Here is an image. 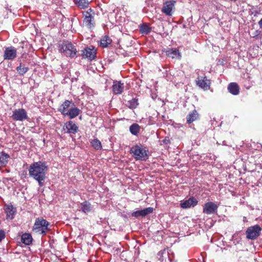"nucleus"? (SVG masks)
I'll list each match as a JSON object with an SVG mask.
<instances>
[{"instance_id": "obj_1", "label": "nucleus", "mask_w": 262, "mask_h": 262, "mask_svg": "<svg viewBox=\"0 0 262 262\" xmlns=\"http://www.w3.org/2000/svg\"><path fill=\"white\" fill-rule=\"evenodd\" d=\"M29 170V176L38 182L40 187L44 185L48 166L45 162L39 161L30 165Z\"/></svg>"}, {"instance_id": "obj_2", "label": "nucleus", "mask_w": 262, "mask_h": 262, "mask_svg": "<svg viewBox=\"0 0 262 262\" xmlns=\"http://www.w3.org/2000/svg\"><path fill=\"white\" fill-rule=\"evenodd\" d=\"M148 150L141 144L132 146L130 153L136 160L146 161L148 158Z\"/></svg>"}, {"instance_id": "obj_3", "label": "nucleus", "mask_w": 262, "mask_h": 262, "mask_svg": "<svg viewBox=\"0 0 262 262\" xmlns=\"http://www.w3.org/2000/svg\"><path fill=\"white\" fill-rule=\"evenodd\" d=\"M50 223L42 217H38L35 220L33 227V231L42 235H46L49 230L48 226Z\"/></svg>"}, {"instance_id": "obj_4", "label": "nucleus", "mask_w": 262, "mask_h": 262, "mask_svg": "<svg viewBox=\"0 0 262 262\" xmlns=\"http://www.w3.org/2000/svg\"><path fill=\"white\" fill-rule=\"evenodd\" d=\"M59 51L66 56L71 58L74 57L77 53L75 47L68 41H63L61 45Z\"/></svg>"}, {"instance_id": "obj_5", "label": "nucleus", "mask_w": 262, "mask_h": 262, "mask_svg": "<svg viewBox=\"0 0 262 262\" xmlns=\"http://www.w3.org/2000/svg\"><path fill=\"white\" fill-rule=\"evenodd\" d=\"M83 23L89 28H92L95 26L94 16L95 12L91 8L88 9L86 11H82Z\"/></svg>"}, {"instance_id": "obj_6", "label": "nucleus", "mask_w": 262, "mask_h": 262, "mask_svg": "<svg viewBox=\"0 0 262 262\" xmlns=\"http://www.w3.org/2000/svg\"><path fill=\"white\" fill-rule=\"evenodd\" d=\"M262 228L258 225L249 227L246 231V237L249 239L254 240L260 234Z\"/></svg>"}, {"instance_id": "obj_7", "label": "nucleus", "mask_w": 262, "mask_h": 262, "mask_svg": "<svg viewBox=\"0 0 262 262\" xmlns=\"http://www.w3.org/2000/svg\"><path fill=\"white\" fill-rule=\"evenodd\" d=\"M13 120L23 121L28 118L27 113L24 108L16 109L11 116Z\"/></svg>"}, {"instance_id": "obj_8", "label": "nucleus", "mask_w": 262, "mask_h": 262, "mask_svg": "<svg viewBox=\"0 0 262 262\" xmlns=\"http://www.w3.org/2000/svg\"><path fill=\"white\" fill-rule=\"evenodd\" d=\"M17 56L16 49L13 46L6 48L3 55L4 60H13Z\"/></svg>"}, {"instance_id": "obj_9", "label": "nucleus", "mask_w": 262, "mask_h": 262, "mask_svg": "<svg viewBox=\"0 0 262 262\" xmlns=\"http://www.w3.org/2000/svg\"><path fill=\"white\" fill-rule=\"evenodd\" d=\"M218 206L212 202L206 203L203 206V212L206 214H211L216 213Z\"/></svg>"}, {"instance_id": "obj_10", "label": "nucleus", "mask_w": 262, "mask_h": 262, "mask_svg": "<svg viewBox=\"0 0 262 262\" xmlns=\"http://www.w3.org/2000/svg\"><path fill=\"white\" fill-rule=\"evenodd\" d=\"M210 81L206 76H199L196 80V84L204 90H208L210 88Z\"/></svg>"}, {"instance_id": "obj_11", "label": "nucleus", "mask_w": 262, "mask_h": 262, "mask_svg": "<svg viewBox=\"0 0 262 262\" xmlns=\"http://www.w3.org/2000/svg\"><path fill=\"white\" fill-rule=\"evenodd\" d=\"M96 55V50L94 47L85 48L82 51L81 56L84 58H88L90 60H92L95 58Z\"/></svg>"}, {"instance_id": "obj_12", "label": "nucleus", "mask_w": 262, "mask_h": 262, "mask_svg": "<svg viewBox=\"0 0 262 262\" xmlns=\"http://www.w3.org/2000/svg\"><path fill=\"white\" fill-rule=\"evenodd\" d=\"M174 1H166L164 3L162 8V12L168 16H171L172 10L174 8Z\"/></svg>"}, {"instance_id": "obj_13", "label": "nucleus", "mask_w": 262, "mask_h": 262, "mask_svg": "<svg viewBox=\"0 0 262 262\" xmlns=\"http://www.w3.org/2000/svg\"><path fill=\"white\" fill-rule=\"evenodd\" d=\"M124 89V83L121 81H114L112 85V91L115 95H120L123 93Z\"/></svg>"}, {"instance_id": "obj_14", "label": "nucleus", "mask_w": 262, "mask_h": 262, "mask_svg": "<svg viewBox=\"0 0 262 262\" xmlns=\"http://www.w3.org/2000/svg\"><path fill=\"white\" fill-rule=\"evenodd\" d=\"M153 212V208L152 207H148L145 209H143L141 210H138L133 212L132 213V216L135 217L136 218L139 217V216L144 217L146 215L152 213Z\"/></svg>"}, {"instance_id": "obj_15", "label": "nucleus", "mask_w": 262, "mask_h": 262, "mask_svg": "<svg viewBox=\"0 0 262 262\" xmlns=\"http://www.w3.org/2000/svg\"><path fill=\"white\" fill-rule=\"evenodd\" d=\"M5 213H6V219L12 220L16 212V209L11 204L5 205L4 207Z\"/></svg>"}, {"instance_id": "obj_16", "label": "nucleus", "mask_w": 262, "mask_h": 262, "mask_svg": "<svg viewBox=\"0 0 262 262\" xmlns=\"http://www.w3.org/2000/svg\"><path fill=\"white\" fill-rule=\"evenodd\" d=\"M71 105L74 106V103L72 101L66 100L64 102L59 106L58 111L60 112L63 116H66V113H67L68 109Z\"/></svg>"}, {"instance_id": "obj_17", "label": "nucleus", "mask_w": 262, "mask_h": 262, "mask_svg": "<svg viewBox=\"0 0 262 262\" xmlns=\"http://www.w3.org/2000/svg\"><path fill=\"white\" fill-rule=\"evenodd\" d=\"M200 115L196 110L190 112L186 116L187 123L189 124L199 119Z\"/></svg>"}, {"instance_id": "obj_18", "label": "nucleus", "mask_w": 262, "mask_h": 262, "mask_svg": "<svg viewBox=\"0 0 262 262\" xmlns=\"http://www.w3.org/2000/svg\"><path fill=\"white\" fill-rule=\"evenodd\" d=\"M198 204V201L193 197L190 198L180 204L181 207L183 208H190Z\"/></svg>"}, {"instance_id": "obj_19", "label": "nucleus", "mask_w": 262, "mask_h": 262, "mask_svg": "<svg viewBox=\"0 0 262 262\" xmlns=\"http://www.w3.org/2000/svg\"><path fill=\"white\" fill-rule=\"evenodd\" d=\"M66 127L67 129V133L76 134L78 130V127L77 125L72 121H69L67 122L66 124Z\"/></svg>"}, {"instance_id": "obj_20", "label": "nucleus", "mask_w": 262, "mask_h": 262, "mask_svg": "<svg viewBox=\"0 0 262 262\" xmlns=\"http://www.w3.org/2000/svg\"><path fill=\"white\" fill-rule=\"evenodd\" d=\"M229 92L233 95H237L239 92V88L238 85L235 82L230 83L228 86Z\"/></svg>"}, {"instance_id": "obj_21", "label": "nucleus", "mask_w": 262, "mask_h": 262, "mask_svg": "<svg viewBox=\"0 0 262 262\" xmlns=\"http://www.w3.org/2000/svg\"><path fill=\"white\" fill-rule=\"evenodd\" d=\"M80 113V110L78 108L72 107L66 113V116H69L70 119H73L78 116Z\"/></svg>"}, {"instance_id": "obj_22", "label": "nucleus", "mask_w": 262, "mask_h": 262, "mask_svg": "<svg viewBox=\"0 0 262 262\" xmlns=\"http://www.w3.org/2000/svg\"><path fill=\"white\" fill-rule=\"evenodd\" d=\"M10 156L4 151L0 152V167H5L7 164Z\"/></svg>"}, {"instance_id": "obj_23", "label": "nucleus", "mask_w": 262, "mask_h": 262, "mask_svg": "<svg viewBox=\"0 0 262 262\" xmlns=\"http://www.w3.org/2000/svg\"><path fill=\"white\" fill-rule=\"evenodd\" d=\"M166 54L167 56L172 58H174L176 57H179V58H180L181 57V54L179 52V50L177 49H170L166 51Z\"/></svg>"}, {"instance_id": "obj_24", "label": "nucleus", "mask_w": 262, "mask_h": 262, "mask_svg": "<svg viewBox=\"0 0 262 262\" xmlns=\"http://www.w3.org/2000/svg\"><path fill=\"white\" fill-rule=\"evenodd\" d=\"M81 210L84 213L90 212L92 209V206L88 201H84L80 204Z\"/></svg>"}, {"instance_id": "obj_25", "label": "nucleus", "mask_w": 262, "mask_h": 262, "mask_svg": "<svg viewBox=\"0 0 262 262\" xmlns=\"http://www.w3.org/2000/svg\"><path fill=\"white\" fill-rule=\"evenodd\" d=\"M21 242L26 245H29L32 242V237L30 233H24L21 237Z\"/></svg>"}, {"instance_id": "obj_26", "label": "nucleus", "mask_w": 262, "mask_h": 262, "mask_svg": "<svg viewBox=\"0 0 262 262\" xmlns=\"http://www.w3.org/2000/svg\"><path fill=\"white\" fill-rule=\"evenodd\" d=\"M112 42V39L108 36L105 35L100 40V46L103 48L107 47Z\"/></svg>"}, {"instance_id": "obj_27", "label": "nucleus", "mask_w": 262, "mask_h": 262, "mask_svg": "<svg viewBox=\"0 0 262 262\" xmlns=\"http://www.w3.org/2000/svg\"><path fill=\"white\" fill-rule=\"evenodd\" d=\"M140 130V126L137 123H134L129 127V131L133 135L137 136Z\"/></svg>"}, {"instance_id": "obj_28", "label": "nucleus", "mask_w": 262, "mask_h": 262, "mask_svg": "<svg viewBox=\"0 0 262 262\" xmlns=\"http://www.w3.org/2000/svg\"><path fill=\"white\" fill-rule=\"evenodd\" d=\"M74 2L81 9L87 8L89 5L88 0H74Z\"/></svg>"}, {"instance_id": "obj_29", "label": "nucleus", "mask_w": 262, "mask_h": 262, "mask_svg": "<svg viewBox=\"0 0 262 262\" xmlns=\"http://www.w3.org/2000/svg\"><path fill=\"white\" fill-rule=\"evenodd\" d=\"M16 70L19 75L23 76L28 71L29 68L20 63L19 66L16 68Z\"/></svg>"}, {"instance_id": "obj_30", "label": "nucleus", "mask_w": 262, "mask_h": 262, "mask_svg": "<svg viewBox=\"0 0 262 262\" xmlns=\"http://www.w3.org/2000/svg\"><path fill=\"white\" fill-rule=\"evenodd\" d=\"M151 30V28L146 24H143L140 26V32L142 34H148Z\"/></svg>"}, {"instance_id": "obj_31", "label": "nucleus", "mask_w": 262, "mask_h": 262, "mask_svg": "<svg viewBox=\"0 0 262 262\" xmlns=\"http://www.w3.org/2000/svg\"><path fill=\"white\" fill-rule=\"evenodd\" d=\"M128 107L130 109L136 108L139 105L138 99L137 98H133L128 101Z\"/></svg>"}, {"instance_id": "obj_32", "label": "nucleus", "mask_w": 262, "mask_h": 262, "mask_svg": "<svg viewBox=\"0 0 262 262\" xmlns=\"http://www.w3.org/2000/svg\"><path fill=\"white\" fill-rule=\"evenodd\" d=\"M92 146L96 150H99L102 148L101 142L97 139H95L91 142Z\"/></svg>"}, {"instance_id": "obj_33", "label": "nucleus", "mask_w": 262, "mask_h": 262, "mask_svg": "<svg viewBox=\"0 0 262 262\" xmlns=\"http://www.w3.org/2000/svg\"><path fill=\"white\" fill-rule=\"evenodd\" d=\"M5 237V233L3 230H0V242Z\"/></svg>"}, {"instance_id": "obj_34", "label": "nucleus", "mask_w": 262, "mask_h": 262, "mask_svg": "<svg viewBox=\"0 0 262 262\" xmlns=\"http://www.w3.org/2000/svg\"><path fill=\"white\" fill-rule=\"evenodd\" d=\"M258 25L259 26V28L262 29V18L260 19V20L258 21Z\"/></svg>"}]
</instances>
